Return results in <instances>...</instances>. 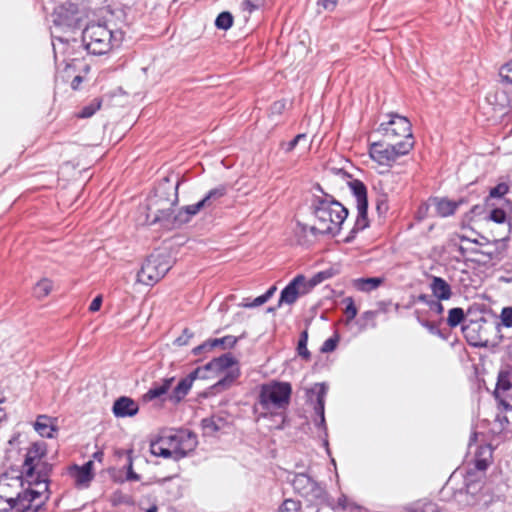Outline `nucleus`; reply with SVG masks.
Listing matches in <instances>:
<instances>
[{"label":"nucleus","mask_w":512,"mask_h":512,"mask_svg":"<svg viewBox=\"0 0 512 512\" xmlns=\"http://www.w3.org/2000/svg\"><path fill=\"white\" fill-rule=\"evenodd\" d=\"M499 77L502 83L512 85V59L500 67Z\"/></svg>","instance_id":"43"},{"label":"nucleus","mask_w":512,"mask_h":512,"mask_svg":"<svg viewBox=\"0 0 512 512\" xmlns=\"http://www.w3.org/2000/svg\"><path fill=\"white\" fill-rule=\"evenodd\" d=\"M375 205L379 217H385L389 211V201L387 194H379L376 198Z\"/></svg>","instance_id":"41"},{"label":"nucleus","mask_w":512,"mask_h":512,"mask_svg":"<svg viewBox=\"0 0 512 512\" xmlns=\"http://www.w3.org/2000/svg\"><path fill=\"white\" fill-rule=\"evenodd\" d=\"M168 435L170 439L168 446L173 447L175 460L184 458L197 447V435L187 429H181Z\"/></svg>","instance_id":"12"},{"label":"nucleus","mask_w":512,"mask_h":512,"mask_svg":"<svg viewBox=\"0 0 512 512\" xmlns=\"http://www.w3.org/2000/svg\"><path fill=\"white\" fill-rule=\"evenodd\" d=\"M334 270L332 268L330 269H326V270H323V271H320L318 273H316L310 280H309V283L307 284L309 289L310 288H313L315 287L316 285L322 283L323 281L331 278L334 276Z\"/></svg>","instance_id":"40"},{"label":"nucleus","mask_w":512,"mask_h":512,"mask_svg":"<svg viewBox=\"0 0 512 512\" xmlns=\"http://www.w3.org/2000/svg\"><path fill=\"white\" fill-rule=\"evenodd\" d=\"M124 39V33L113 30L106 23L93 22L85 26L82 31V42L88 53L96 56L109 53L120 47Z\"/></svg>","instance_id":"3"},{"label":"nucleus","mask_w":512,"mask_h":512,"mask_svg":"<svg viewBox=\"0 0 512 512\" xmlns=\"http://www.w3.org/2000/svg\"><path fill=\"white\" fill-rule=\"evenodd\" d=\"M238 377V373L233 371L228 372L223 378H221L217 383H215L216 388H226L230 386Z\"/></svg>","instance_id":"50"},{"label":"nucleus","mask_w":512,"mask_h":512,"mask_svg":"<svg viewBox=\"0 0 512 512\" xmlns=\"http://www.w3.org/2000/svg\"><path fill=\"white\" fill-rule=\"evenodd\" d=\"M205 208L204 203L201 200L195 204L187 205L178 210L175 214V220L177 225L188 223L191 218L198 214L201 209Z\"/></svg>","instance_id":"26"},{"label":"nucleus","mask_w":512,"mask_h":512,"mask_svg":"<svg viewBox=\"0 0 512 512\" xmlns=\"http://www.w3.org/2000/svg\"><path fill=\"white\" fill-rule=\"evenodd\" d=\"M415 141L399 140L396 142L383 141L369 144V156L381 166L391 167L400 157L410 153L414 148Z\"/></svg>","instance_id":"6"},{"label":"nucleus","mask_w":512,"mask_h":512,"mask_svg":"<svg viewBox=\"0 0 512 512\" xmlns=\"http://www.w3.org/2000/svg\"><path fill=\"white\" fill-rule=\"evenodd\" d=\"M417 512H442V510L436 503L428 502Z\"/></svg>","instance_id":"60"},{"label":"nucleus","mask_w":512,"mask_h":512,"mask_svg":"<svg viewBox=\"0 0 512 512\" xmlns=\"http://www.w3.org/2000/svg\"><path fill=\"white\" fill-rule=\"evenodd\" d=\"M236 363L235 358L230 354H223L220 357L214 358L206 365H204L202 374H206L208 371L221 372L232 367Z\"/></svg>","instance_id":"23"},{"label":"nucleus","mask_w":512,"mask_h":512,"mask_svg":"<svg viewBox=\"0 0 512 512\" xmlns=\"http://www.w3.org/2000/svg\"><path fill=\"white\" fill-rule=\"evenodd\" d=\"M418 322L423 326L425 327L426 329H428V331L432 334H439L440 331L437 327V325L433 322H430L428 320H424V319H421L418 317Z\"/></svg>","instance_id":"58"},{"label":"nucleus","mask_w":512,"mask_h":512,"mask_svg":"<svg viewBox=\"0 0 512 512\" xmlns=\"http://www.w3.org/2000/svg\"><path fill=\"white\" fill-rule=\"evenodd\" d=\"M465 318L464 310L460 307H455L449 310L447 324L451 327H457Z\"/></svg>","instance_id":"35"},{"label":"nucleus","mask_w":512,"mask_h":512,"mask_svg":"<svg viewBox=\"0 0 512 512\" xmlns=\"http://www.w3.org/2000/svg\"><path fill=\"white\" fill-rule=\"evenodd\" d=\"M357 211L358 214L354 226L343 240L345 243H351L359 232L363 231L369 226V220L367 216L368 207H357Z\"/></svg>","instance_id":"24"},{"label":"nucleus","mask_w":512,"mask_h":512,"mask_svg":"<svg viewBox=\"0 0 512 512\" xmlns=\"http://www.w3.org/2000/svg\"><path fill=\"white\" fill-rule=\"evenodd\" d=\"M301 508L300 502L294 499H286L278 508L277 512H299Z\"/></svg>","instance_id":"44"},{"label":"nucleus","mask_w":512,"mask_h":512,"mask_svg":"<svg viewBox=\"0 0 512 512\" xmlns=\"http://www.w3.org/2000/svg\"><path fill=\"white\" fill-rule=\"evenodd\" d=\"M348 186L356 198L357 207H368L367 188L359 179H353L348 182Z\"/></svg>","instance_id":"28"},{"label":"nucleus","mask_w":512,"mask_h":512,"mask_svg":"<svg viewBox=\"0 0 512 512\" xmlns=\"http://www.w3.org/2000/svg\"><path fill=\"white\" fill-rule=\"evenodd\" d=\"M429 287L432 296L438 300H449L452 296L451 286L441 277L433 276Z\"/></svg>","instance_id":"22"},{"label":"nucleus","mask_w":512,"mask_h":512,"mask_svg":"<svg viewBox=\"0 0 512 512\" xmlns=\"http://www.w3.org/2000/svg\"><path fill=\"white\" fill-rule=\"evenodd\" d=\"M203 368L197 367L186 377L182 378L169 394V400L175 404L181 402L192 388L193 382L198 378H207L208 375L202 374Z\"/></svg>","instance_id":"15"},{"label":"nucleus","mask_w":512,"mask_h":512,"mask_svg":"<svg viewBox=\"0 0 512 512\" xmlns=\"http://www.w3.org/2000/svg\"><path fill=\"white\" fill-rule=\"evenodd\" d=\"M39 492L25 481L23 472L16 476L4 474L0 477V512H36Z\"/></svg>","instance_id":"1"},{"label":"nucleus","mask_w":512,"mask_h":512,"mask_svg":"<svg viewBox=\"0 0 512 512\" xmlns=\"http://www.w3.org/2000/svg\"><path fill=\"white\" fill-rule=\"evenodd\" d=\"M486 102L495 112L506 114L509 109L512 110V95L502 89L491 90L485 97Z\"/></svg>","instance_id":"17"},{"label":"nucleus","mask_w":512,"mask_h":512,"mask_svg":"<svg viewBox=\"0 0 512 512\" xmlns=\"http://www.w3.org/2000/svg\"><path fill=\"white\" fill-rule=\"evenodd\" d=\"M383 282L384 279L381 277L358 278L354 280V286L359 291L370 292L378 288Z\"/></svg>","instance_id":"30"},{"label":"nucleus","mask_w":512,"mask_h":512,"mask_svg":"<svg viewBox=\"0 0 512 512\" xmlns=\"http://www.w3.org/2000/svg\"><path fill=\"white\" fill-rule=\"evenodd\" d=\"M112 503L114 506L121 504L131 505L133 503V500L130 495L124 494L121 491H116L112 495Z\"/></svg>","instance_id":"46"},{"label":"nucleus","mask_w":512,"mask_h":512,"mask_svg":"<svg viewBox=\"0 0 512 512\" xmlns=\"http://www.w3.org/2000/svg\"><path fill=\"white\" fill-rule=\"evenodd\" d=\"M432 205L430 204V198L428 199L427 202L425 203H422L418 209H417V212H416V219L418 221H422L424 220L427 215H428V212H429V208L431 207Z\"/></svg>","instance_id":"55"},{"label":"nucleus","mask_w":512,"mask_h":512,"mask_svg":"<svg viewBox=\"0 0 512 512\" xmlns=\"http://www.w3.org/2000/svg\"><path fill=\"white\" fill-rule=\"evenodd\" d=\"M101 107V100L93 99L88 105L84 106L78 113L79 118H89L93 116Z\"/></svg>","instance_id":"38"},{"label":"nucleus","mask_w":512,"mask_h":512,"mask_svg":"<svg viewBox=\"0 0 512 512\" xmlns=\"http://www.w3.org/2000/svg\"><path fill=\"white\" fill-rule=\"evenodd\" d=\"M172 268V260L167 253H152L143 262L137 273V282L152 286L162 279Z\"/></svg>","instance_id":"8"},{"label":"nucleus","mask_w":512,"mask_h":512,"mask_svg":"<svg viewBox=\"0 0 512 512\" xmlns=\"http://www.w3.org/2000/svg\"><path fill=\"white\" fill-rule=\"evenodd\" d=\"M338 341H339L338 335H334V336L326 339L324 341V343L322 344L320 351L322 353H330V352L334 351L337 347Z\"/></svg>","instance_id":"48"},{"label":"nucleus","mask_w":512,"mask_h":512,"mask_svg":"<svg viewBox=\"0 0 512 512\" xmlns=\"http://www.w3.org/2000/svg\"><path fill=\"white\" fill-rule=\"evenodd\" d=\"M306 138V134L304 133H301V134H298L296 135L292 140H290L289 142L287 143H284L283 144V148L285 150V152L289 153L291 152L292 150L295 149V147L298 145L299 141L301 139H304Z\"/></svg>","instance_id":"56"},{"label":"nucleus","mask_w":512,"mask_h":512,"mask_svg":"<svg viewBox=\"0 0 512 512\" xmlns=\"http://www.w3.org/2000/svg\"><path fill=\"white\" fill-rule=\"evenodd\" d=\"M34 428L41 437L46 438H53L56 431L52 418L47 415H39L34 423Z\"/></svg>","instance_id":"27"},{"label":"nucleus","mask_w":512,"mask_h":512,"mask_svg":"<svg viewBox=\"0 0 512 512\" xmlns=\"http://www.w3.org/2000/svg\"><path fill=\"white\" fill-rule=\"evenodd\" d=\"M314 190L321 195L314 194L311 199V209L317 223L323 224L335 230L337 236L342 228V224L348 217V209L337 201L332 195L324 192L320 184L314 186Z\"/></svg>","instance_id":"2"},{"label":"nucleus","mask_w":512,"mask_h":512,"mask_svg":"<svg viewBox=\"0 0 512 512\" xmlns=\"http://www.w3.org/2000/svg\"><path fill=\"white\" fill-rule=\"evenodd\" d=\"M233 25V16L228 11L221 12L215 20V26L221 30H228Z\"/></svg>","instance_id":"37"},{"label":"nucleus","mask_w":512,"mask_h":512,"mask_svg":"<svg viewBox=\"0 0 512 512\" xmlns=\"http://www.w3.org/2000/svg\"><path fill=\"white\" fill-rule=\"evenodd\" d=\"M292 385L289 382L271 380L259 387L257 405L265 412L261 415L266 417L278 410H286L290 404Z\"/></svg>","instance_id":"4"},{"label":"nucleus","mask_w":512,"mask_h":512,"mask_svg":"<svg viewBox=\"0 0 512 512\" xmlns=\"http://www.w3.org/2000/svg\"><path fill=\"white\" fill-rule=\"evenodd\" d=\"M485 212V206L484 205H474L471 209L469 214L471 217L481 216Z\"/></svg>","instance_id":"64"},{"label":"nucleus","mask_w":512,"mask_h":512,"mask_svg":"<svg viewBox=\"0 0 512 512\" xmlns=\"http://www.w3.org/2000/svg\"><path fill=\"white\" fill-rule=\"evenodd\" d=\"M509 192V186L501 182L490 189L489 198H502Z\"/></svg>","instance_id":"47"},{"label":"nucleus","mask_w":512,"mask_h":512,"mask_svg":"<svg viewBox=\"0 0 512 512\" xmlns=\"http://www.w3.org/2000/svg\"><path fill=\"white\" fill-rule=\"evenodd\" d=\"M238 339L235 336L227 335L222 338H214L213 343L215 347L222 346L223 348H233Z\"/></svg>","instance_id":"45"},{"label":"nucleus","mask_w":512,"mask_h":512,"mask_svg":"<svg viewBox=\"0 0 512 512\" xmlns=\"http://www.w3.org/2000/svg\"><path fill=\"white\" fill-rule=\"evenodd\" d=\"M228 188L227 185H219L213 189H211L206 196L201 200L204 203L205 207H210L212 203L227 194Z\"/></svg>","instance_id":"31"},{"label":"nucleus","mask_w":512,"mask_h":512,"mask_svg":"<svg viewBox=\"0 0 512 512\" xmlns=\"http://www.w3.org/2000/svg\"><path fill=\"white\" fill-rule=\"evenodd\" d=\"M307 342H308V331L303 330L299 336V340H298V344H297V353L300 357H302L306 361H309L311 359V353L307 348Z\"/></svg>","instance_id":"32"},{"label":"nucleus","mask_w":512,"mask_h":512,"mask_svg":"<svg viewBox=\"0 0 512 512\" xmlns=\"http://www.w3.org/2000/svg\"><path fill=\"white\" fill-rule=\"evenodd\" d=\"M93 465V461L89 460L82 466L74 464L69 467L68 475L71 477L77 488H87L89 486L90 482L94 478Z\"/></svg>","instance_id":"16"},{"label":"nucleus","mask_w":512,"mask_h":512,"mask_svg":"<svg viewBox=\"0 0 512 512\" xmlns=\"http://www.w3.org/2000/svg\"><path fill=\"white\" fill-rule=\"evenodd\" d=\"M52 471V465L47 461H38L34 464L32 477H26L25 481L33 490L39 492L38 502L35 504V508H39L48 499V487L49 478Z\"/></svg>","instance_id":"11"},{"label":"nucleus","mask_w":512,"mask_h":512,"mask_svg":"<svg viewBox=\"0 0 512 512\" xmlns=\"http://www.w3.org/2000/svg\"><path fill=\"white\" fill-rule=\"evenodd\" d=\"M379 131L387 138V140L396 142L399 140H413L412 124L408 118L397 113L390 114L388 122L381 123Z\"/></svg>","instance_id":"10"},{"label":"nucleus","mask_w":512,"mask_h":512,"mask_svg":"<svg viewBox=\"0 0 512 512\" xmlns=\"http://www.w3.org/2000/svg\"><path fill=\"white\" fill-rule=\"evenodd\" d=\"M267 301L268 300L264 295H260L253 300H250V298H244L241 305L245 308H254L263 305Z\"/></svg>","instance_id":"52"},{"label":"nucleus","mask_w":512,"mask_h":512,"mask_svg":"<svg viewBox=\"0 0 512 512\" xmlns=\"http://www.w3.org/2000/svg\"><path fill=\"white\" fill-rule=\"evenodd\" d=\"M52 290V282L49 279L40 280L34 287L33 293L37 298L46 297Z\"/></svg>","instance_id":"36"},{"label":"nucleus","mask_w":512,"mask_h":512,"mask_svg":"<svg viewBox=\"0 0 512 512\" xmlns=\"http://www.w3.org/2000/svg\"><path fill=\"white\" fill-rule=\"evenodd\" d=\"M193 336H194V333L190 329L185 328V329H183L182 334L175 339L174 343L177 346H185L189 343V341L193 338Z\"/></svg>","instance_id":"53"},{"label":"nucleus","mask_w":512,"mask_h":512,"mask_svg":"<svg viewBox=\"0 0 512 512\" xmlns=\"http://www.w3.org/2000/svg\"><path fill=\"white\" fill-rule=\"evenodd\" d=\"M441 301L442 300L435 298L429 303L428 306L429 309L437 315H441L444 312V306L442 305Z\"/></svg>","instance_id":"57"},{"label":"nucleus","mask_w":512,"mask_h":512,"mask_svg":"<svg viewBox=\"0 0 512 512\" xmlns=\"http://www.w3.org/2000/svg\"><path fill=\"white\" fill-rule=\"evenodd\" d=\"M287 481L292 485L295 493L312 505H319L326 501L327 493L324 485L308 473L291 472L287 476Z\"/></svg>","instance_id":"7"},{"label":"nucleus","mask_w":512,"mask_h":512,"mask_svg":"<svg viewBox=\"0 0 512 512\" xmlns=\"http://www.w3.org/2000/svg\"><path fill=\"white\" fill-rule=\"evenodd\" d=\"M177 188L178 184L175 186V198L172 202L168 203L167 207L160 208L155 211L154 218L151 221V224L159 223L163 228H171L177 225L175 220V214L173 210V206L177 201Z\"/></svg>","instance_id":"20"},{"label":"nucleus","mask_w":512,"mask_h":512,"mask_svg":"<svg viewBox=\"0 0 512 512\" xmlns=\"http://www.w3.org/2000/svg\"><path fill=\"white\" fill-rule=\"evenodd\" d=\"M487 218L497 224L504 225L506 236L502 239H506L512 232L511 219L507 216L506 212L501 208H494L489 212Z\"/></svg>","instance_id":"29"},{"label":"nucleus","mask_w":512,"mask_h":512,"mask_svg":"<svg viewBox=\"0 0 512 512\" xmlns=\"http://www.w3.org/2000/svg\"><path fill=\"white\" fill-rule=\"evenodd\" d=\"M102 301L103 300H102L101 295L96 296L89 305V311L90 312L99 311V309L101 308V305H102Z\"/></svg>","instance_id":"62"},{"label":"nucleus","mask_w":512,"mask_h":512,"mask_svg":"<svg viewBox=\"0 0 512 512\" xmlns=\"http://www.w3.org/2000/svg\"><path fill=\"white\" fill-rule=\"evenodd\" d=\"M128 459H129V462H128L126 479L129 480V481H138V480H140V475L135 473L134 470H133L131 457L129 456Z\"/></svg>","instance_id":"59"},{"label":"nucleus","mask_w":512,"mask_h":512,"mask_svg":"<svg viewBox=\"0 0 512 512\" xmlns=\"http://www.w3.org/2000/svg\"><path fill=\"white\" fill-rule=\"evenodd\" d=\"M377 311H365L362 313L361 317L358 320L359 326L361 329H366L368 326L375 327L376 322L375 319L377 317Z\"/></svg>","instance_id":"39"},{"label":"nucleus","mask_w":512,"mask_h":512,"mask_svg":"<svg viewBox=\"0 0 512 512\" xmlns=\"http://www.w3.org/2000/svg\"><path fill=\"white\" fill-rule=\"evenodd\" d=\"M139 412V404L128 396L117 398L112 406V413L116 418L133 417Z\"/></svg>","instance_id":"19"},{"label":"nucleus","mask_w":512,"mask_h":512,"mask_svg":"<svg viewBox=\"0 0 512 512\" xmlns=\"http://www.w3.org/2000/svg\"><path fill=\"white\" fill-rule=\"evenodd\" d=\"M52 18L55 29L64 32H74L84 26L88 18V11L80 3L67 0L54 8Z\"/></svg>","instance_id":"5"},{"label":"nucleus","mask_w":512,"mask_h":512,"mask_svg":"<svg viewBox=\"0 0 512 512\" xmlns=\"http://www.w3.org/2000/svg\"><path fill=\"white\" fill-rule=\"evenodd\" d=\"M298 230L296 232L297 242L302 246L312 245L319 236L329 235L335 237V229L326 227L323 224L317 223L316 226H308L306 224L298 223Z\"/></svg>","instance_id":"13"},{"label":"nucleus","mask_w":512,"mask_h":512,"mask_svg":"<svg viewBox=\"0 0 512 512\" xmlns=\"http://www.w3.org/2000/svg\"><path fill=\"white\" fill-rule=\"evenodd\" d=\"M328 387L325 383H316L310 390H308V398L313 402L314 412L317 416L314 419L316 427L322 430L323 435L320 437L323 440L324 446L328 449V430L325 420V399L327 396Z\"/></svg>","instance_id":"9"},{"label":"nucleus","mask_w":512,"mask_h":512,"mask_svg":"<svg viewBox=\"0 0 512 512\" xmlns=\"http://www.w3.org/2000/svg\"><path fill=\"white\" fill-rule=\"evenodd\" d=\"M165 388L159 382L153 383L152 387L144 395V399L151 401L166 394Z\"/></svg>","instance_id":"42"},{"label":"nucleus","mask_w":512,"mask_h":512,"mask_svg":"<svg viewBox=\"0 0 512 512\" xmlns=\"http://www.w3.org/2000/svg\"><path fill=\"white\" fill-rule=\"evenodd\" d=\"M463 200H450L447 197H430V204L435 209V214L441 218H447L455 214Z\"/></svg>","instance_id":"18"},{"label":"nucleus","mask_w":512,"mask_h":512,"mask_svg":"<svg viewBox=\"0 0 512 512\" xmlns=\"http://www.w3.org/2000/svg\"><path fill=\"white\" fill-rule=\"evenodd\" d=\"M219 421H221V419H215L214 417L202 419L201 427L204 435L212 436L218 432L220 430V425L218 424Z\"/></svg>","instance_id":"33"},{"label":"nucleus","mask_w":512,"mask_h":512,"mask_svg":"<svg viewBox=\"0 0 512 512\" xmlns=\"http://www.w3.org/2000/svg\"><path fill=\"white\" fill-rule=\"evenodd\" d=\"M213 348H215L213 339H208L207 341L203 342L202 344L194 347L192 350V353L194 356H201L203 353H205L207 351H211Z\"/></svg>","instance_id":"49"},{"label":"nucleus","mask_w":512,"mask_h":512,"mask_svg":"<svg viewBox=\"0 0 512 512\" xmlns=\"http://www.w3.org/2000/svg\"><path fill=\"white\" fill-rule=\"evenodd\" d=\"M169 435L160 437L157 441H154L150 445V451L153 455L163 458H173L175 460L174 449L168 446Z\"/></svg>","instance_id":"25"},{"label":"nucleus","mask_w":512,"mask_h":512,"mask_svg":"<svg viewBox=\"0 0 512 512\" xmlns=\"http://www.w3.org/2000/svg\"><path fill=\"white\" fill-rule=\"evenodd\" d=\"M46 454L44 444L34 443L27 451L25 460L23 463V474L26 477H32L34 464L38 461H42V458Z\"/></svg>","instance_id":"21"},{"label":"nucleus","mask_w":512,"mask_h":512,"mask_svg":"<svg viewBox=\"0 0 512 512\" xmlns=\"http://www.w3.org/2000/svg\"><path fill=\"white\" fill-rule=\"evenodd\" d=\"M51 37H52V46H53V50H54V55H55V58L57 57V50H56V43L55 41H59L61 44H65V43H68L69 39L68 38H65L63 36H57L55 35V32L52 31L51 33Z\"/></svg>","instance_id":"61"},{"label":"nucleus","mask_w":512,"mask_h":512,"mask_svg":"<svg viewBox=\"0 0 512 512\" xmlns=\"http://www.w3.org/2000/svg\"><path fill=\"white\" fill-rule=\"evenodd\" d=\"M338 0H318V4L323 6L325 10L333 11L337 5Z\"/></svg>","instance_id":"63"},{"label":"nucleus","mask_w":512,"mask_h":512,"mask_svg":"<svg viewBox=\"0 0 512 512\" xmlns=\"http://www.w3.org/2000/svg\"><path fill=\"white\" fill-rule=\"evenodd\" d=\"M345 302L347 303L345 308V314L347 316V322H350L356 317L357 308L351 297L346 298Z\"/></svg>","instance_id":"51"},{"label":"nucleus","mask_w":512,"mask_h":512,"mask_svg":"<svg viewBox=\"0 0 512 512\" xmlns=\"http://www.w3.org/2000/svg\"><path fill=\"white\" fill-rule=\"evenodd\" d=\"M500 318H501V322H502L503 326H505L507 328H511L512 327V307L511 306L504 307L501 311Z\"/></svg>","instance_id":"54"},{"label":"nucleus","mask_w":512,"mask_h":512,"mask_svg":"<svg viewBox=\"0 0 512 512\" xmlns=\"http://www.w3.org/2000/svg\"><path fill=\"white\" fill-rule=\"evenodd\" d=\"M309 291V287L306 283V278L304 275H297L294 277L288 285H286L281 293L278 301V307L282 304L292 305L294 304L299 295L305 294Z\"/></svg>","instance_id":"14"},{"label":"nucleus","mask_w":512,"mask_h":512,"mask_svg":"<svg viewBox=\"0 0 512 512\" xmlns=\"http://www.w3.org/2000/svg\"><path fill=\"white\" fill-rule=\"evenodd\" d=\"M512 388V368L501 372L498 376V381L496 384V392L502 390V391H508Z\"/></svg>","instance_id":"34"}]
</instances>
